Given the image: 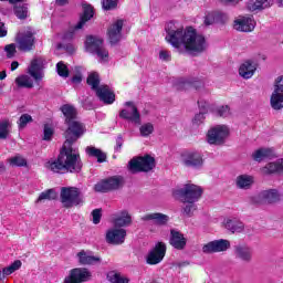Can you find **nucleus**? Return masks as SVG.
Instances as JSON below:
<instances>
[{"mask_svg":"<svg viewBox=\"0 0 283 283\" xmlns=\"http://www.w3.org/2000/svg\"><path fill=\"white\" fill-rule=\"evenodd\" d=\"M69 128L65 132V138L62 149L56 159H51L45 164L49 171L53 174H78L83 169V163L81 161V155L76 149L72 148V145L76 143L83 134H85V127L76 119L66 123Z\"/></svg>","mask_w":283,"mask_h":283,"instance_id":"f257e3e1","label":"nucleus"},{"mask_svg":"<svg viewBox=\"0 0 283 283\" xmlns=\"http://www.w3.org/2000/svg\"><path fill=\"white\" fill-rule=\"evenodd\" d=\"M166 41L176 50H186L190 54H202L209 48L205 35L198 34L191 27L185 30L171 21L166 24Z\"/></svg>","mask_w":283,"mask_h":283,"instance_id":"f03ea898","label":"nucleus"},{"mask_svg":"<svg viewBox=\"0 0 283 283\" xmlns=\"http://www.w3.org/2000/svg\"><path fill=\"white\" fill-rule=\"evenodd\" d=\"M87 85H91L92 90H95L96 96L99 98V101H102V103H105V105H112L114 101H116L114 91H112V88H109L107 85H101L98 73H91L88 75Z\"/></svg>","mask_w":283,"mask_h":283,"instance_id":"7ed1b4c3","label":"nucleus"},{"mask_svg":"<svg viewBox=\"0 0 283 283\" xmlns=\"http://www.w3.org/2000/svg\"><path fill=\"white\" fill-rule=\"evenodd\" d=\"M174 198L181 202H198L202 198V188L193 184H186L172 191Z\"/></svg>","mask_w":283,"mask_h":283,"instance_id":"20e7f679","label":"nucleus"},{"mask_svg":"<svg viewBox=\"0 0 283 283\" xmlns=\"http://www.w3.org/2000/svg\"><path fill=\"white\" fill-rule=\"evenodd\" d=\"M85 49L90 54H95L99 63H107L109 61V51L105 49L103 39L94 35H88L85 42Z\"/></svg>","mask_w":283,"mask_h":283,"instance_id":"39448f33","label":"nucleus"},{"mask_svg":"<svg viewBox=\"0 0 283 283\" xmlns=\"http://www.w3.org/2000/svg\"><path fill=\"white\" fill-rule=\"evenodd\" d=\"M60 200L65 209H72V207L83 205V196H81V190L76 187H62Z\"/></svg>","mask_w":283,"mask_h":283,"instance_id":"423d86ee","label":"nucleus"},{"mask_svg":"<svg viewBox=\"0 0 283 283\" xmlns=\"http://www.w3.org/2000/svg\"><path fill=\"white\" fill-rule=\"evenodd\" d=\"M156 167V159L149 155L135 157L128 163V171L130 174H140V171H151Z\"/></svg>","mask_w":283,"mask_h":283,"instance_id":"0eeeda50","label":"nucleus"},{"mask_svg":"<svg viewBox=\"0 0 283 283\" xmlns=\"http://www.w3.org/2000/svg\"><path fill=\"white\" fill-rule=\"evenodd\" d=\"M282 200V195L277 189L263 190L260 193L250 197L251 205H275Z\"/></svg>","mask_w":283,"mask_h":283,"instance_id":"6e6552de","label":"nucleus"},{"mask_svg":"<svg viewBox=\"0 0 283 283\" xmlns=\"http://www.w3.org/2000/svg\"><path fill=\"white\" fill-rule=\"evenodd\" d=\"M227 138H229V127L227 125L213 126L207 134L209 145H224Z\"/></svg>","mask_w":283,"mask_h":283,"instance_id":"1a4fd4ad","label":"nucleus"},{"mask_svg":"<svg viewBox=\"0 0 283 283\" xmlns=\"http://www.w3.org/2000/svg\"><path fill=\"white\" fill-rule=\"evenodd\" d=\"M123 177L120 176H113L111 178L104 179L99 182H97L94 186L95 191L98 193H107V191H114L118 189L119 187H123Z\"/></svg>","mask_w":283,"mask_h":283,"instance_id":"9d476101","label":"nucleus"},{"mask_svg":"<svg viewBox=\"0 0 283 283\" xmlns=\"http://www.w3.org/2000/svg\"><path fill=\"white\" fill-rule=\"evenodd\" d=\"M93 18L94 8L90 4H83V14L80 18V21L64 34V39H74V32H76V30H83L85 23Z\"/></svg>","mask_w":283,"mask_h":283,"instance_id":"9b49d317","label":"nucleus"},{"mask_svg":"<svg viewBox=\"0 0 283 283\" xmlns=\"http://www.w3.org/2000/svg\"><path fill=\"white\" fill-rule=\"evenodd\" d=\"M272 109H283V75L274 81V91L270 98Z\"/></svg>","mask_w":283,"mask_h":283,"instance_id":"f8f14e48","label":"nucleus"},{"mask_svg":"<svg viewBox=\"0 0 283 283\" xmlns=\"http://www.w3.org/2000/svg\"><path fill=\"white\" fill-rule=\"evenodd\" d=\"M125 107L119 112V118L128 120L134 125H140V113L138 112V107L134 105V102H126Z\"/></svg>","mask_w":283,"mask_h":283,"instance_id":"ddd939ff","label":"nucleus"},{"mask_svg":"<svg viewBox=\"0 0 283 283\" xmlns=\"http://www.w3.org/2000/svg\"><path fill=\"white\" fill-rule=\"evenodd\" d=\"M167 253V245L163 242L156 243V245L148 252L146 256L147 264L156 265L160 264L161 260H165Z\"/></svg>","mask_w":283,"mask_h":283,"instance_id":"4468645a","label":"nucleus"},{"mask_svg":"<svg viewBox=\"0 0 283 283\" xmlns=\"http://www.w3.org/2000/svg\"><path fill=\"white\" fill-rule=\"evenodd\" d=\"M182 163L186 167H191L192 169H202L205 165V159L199 151L190 150L181 155Z\"/></svg>","mask_w":283,"mask_h":283,"instance_id":"2eb2a0df","label":"nucleus"},{"mask_svg":"<svg viewBox=\"0 0 283 283\" xmlns=\"http://www.w3.org/2000/svg\"><path fill=\"white\" fill-rule=\"evenodd\" d=\"M228 249H231V242H229V240H226V239H219V240L210 241L207 244H205L202 247V252L206 254L222 253Z\"/></svg>","mask_w":283,"mask_h":283,"instance_id":"dca6fc26","label":"nucleus"},{"mask_svg":"<svg viewBox=\"0 0 283 283\" xmlns=\"http://www.w3.org/2000/svg\"><path fill=\"white\" fill-rule=\"evenodd\" d=\"M234 255L237 260L249 264L253 262V248L247 243H240L234 247Z\"/></svg>","mask_w":283,"mask_h":283,"instance_id":"f3484780","label":"nucleus"},{"mask_svg":"<svg viewBox=\"0 0 283 283\" xmlns=\"http://www.w3.org/2000/svg\"><path fill=\"white\" fill-rule=\"evenodd\" d=\"M90 271L85 268H76L71 270L70 275L64 279V283H82L87 282L91 277Z\"/></svg>","mask_w":283,"mask_h":283,"instance_id":"a211bd4d","label":"nucleus"},{"mask_svg":"<svg viewBox=\"0 0 283 283\" xmlns=\"http://www.w3.org/2000/svg\"><path fill=\"white\" fill-rule=\"evenodd\" d=\"M127 238V231L123 228H112L106 232V242L108 244H123Z\"/></svg>","mask_w":283,"mask_h":283,"instance_id":"6ab92c4d","label":"nucleus"},{"mask_svg":"<svg viewBox=\"0 0 283 283\" xmlns=\"http://www.w3.org/2000/svg\"><path fill=\"white\" fill-rule=\"evenodd\" d=\"M111 222L118 229L129 227V224H132V214H129V211L127 210L115 212L111 216Z\"/></svg>","mask_w":283,"mask_h":283,"instance_id":"aec40b11","label":"nucleus"},{"mask_svg":"<svg viewBox=\"0 0 283 283\" xmlns=\"http://www.w3.org/2000/svg\"><path fill=\"white\" fill-rule=\"evenodd\" d=\"M18 48L21 52H30L34 49V33L25 31L18 38Z\"/></svg>","mask_w":283,"mask_h":283,"instance_id":"412c9836","label":"nucleus"},{"mask_svg":"<svg viewBox=\"0 0 283 283\" xmlns=\"http://www.w3.org/2000/svg\"><path fill=\"white\" fill-rule=\"evenodd\" d=\"M234 29L238 32H253L255 30V20L251 17H241L234 21Z\"/></svg>","mask_w":283,"mask_h":283,"instance_id":"4be33fe9","label":"nucleus"},{"mask_svg":"<svg viewBox=\"0 0 283 283\" xmlns=\"http://www.w3.org/2000/svg\"><path fill=\"white\" fill-rule=\"evenodd\" d=\"M120 32H123V20H117L108 28L107 32L112 45H115V43H118V41L123 39V34Z\"/></svg>","mask_w":283,"mask_h":283,"instance_id":"5701e85b","label":"nucleus"},{"mask_svg":"<svg viewBox=\"0 0 283 283\" xmlns=\"http://www.w3.org/2000/svg\"><path fill=\"white\" fill-rule=\"evenodd\" d=\"M142 220L144 222H153L157 227H165L167 222H169V216L161 213V212H153L147 213L144 217H142Z\"/></svg>","mask_w":283,"mask_h":283,"instance_id":"b1692460","label":"nucleus"},{"mask_svg":"<svg viewBox=\"0 0 283 283\" xmlns=\"http://www.w3.org/2000/svg\"><path fill=\"white\" fill-rule=\"evenodd\" d=\"M43 63L44 60L42 57L34 59L31 62L29 67V74L34 78V81H42L43 80Z\"/></svg>","mask_w":283,"mask_h":283,"instance_id":"393cba45","label":"nucleus"},{"mask_svg":"<svg viewBox=\"0 0 283 283\" xmlns=\"http://www.w3.org/2000/svg\"><path fill=\"white\" fill-rule=\"evenodd\" d=\"M170 244L174 247V249H177V251H182V249L187 247V238H185V234H182L180 231L171 230Z\"/></svg>","mask_w":283,"mask_h":283,"instance_id":"a878e982","label":"nucleus"},{"mask_svg":"<svg viewBox=\"0 0 283 283\" xmlns=\"http://www.w3.org/2000/svg\"><path fill=\"white\" fill-rule=\"evenodd\" d=\"M255 70H258V64L251 60H248L240 65L239 75L242 78L249 80L252 78L253 74H255Z\"/></svg>","mask_w":283,"mask_h":283,"instance_id":"bb28decb","label":"nucleus"},{"mask_svg":"<svg viewBox=\"0 0 283 283\" xmlns=\"http://www.w3.org/2000/svg\"><path fill=\"white\" fill-rule=\"evenodd\" d=\"M229 21V15L221 11H213L206 15L205 24L213 25V23H227Z\"/></svg>","mask_w":283,"mask_h":283,"instance_id":"cd10ccee","label":"nucleus"},{"mask_svg":"<svg viewBox=\"0 0 283 283\" xmlns=\"http://www.w3.org/2000/svg\"><path fill=\"white\" fill-rule=\"evenodd\" d=\"M245 8L249 12H262V10L271 8V0H248Z\"/></svg>","mask_w":283,"mask_h":283,"instance_id":"c85d7f7f","label":"nucleus"},{"mask_svg":"<svg viewBox=\"0 0 283 283\" xmlns=\"http://www.w3.org/2000/svg\"><path fill=\"white\" fill-rule=\"evenodd\" d=\"M78 262L80 264L91 265V264H101L102 260L101 256H94V253L92 252H85V250H82L78 254Z\"/></svg>","mask_w":283,"mask_h":283,"instance_id":"c756f323","label":"nucleus"},{"mask_svg":"<svg viewBox=\"0 0 283 283\" xmlns=\"http://www.w3.org/2000/svg\"><path fill=\"white\" fill-rule=\"evenodd\" d=\"M264 176H271V174H282L283 171V159H279L274 163L268 164L261 169Z\"/></svg>","mask_w":283,"mask_h":283,"instance_id":"7c9ffc66","label":"nucleus"},{"mask_svg":"<svg viewBox=\"0 0 283 283\" xmlns=\"http://www.w3.org/2000/svg\"><path fill=\"white\" fill-rule=\"evenodd\" d=\"M253 182H255V179L250 175H240L235 180L238 189H249L250 187H253Z\"/></svg>","mask_w":283,"mask_h":283,"instance_id":"2f4dec72","label":"nucleus"},{"mask_svg":"<svg viewBox=\"0 0 283 283\" xmlns=\"http://www.w3.org/2000/svg\"><path fill=\"white\" fill-rule=\"evenodd\" d=\"M224 226L231 233H242L244 231V223L238 219H227Z\"/></svg>","mask_w":283,"mask_h":283,"instance_id":"473e14b6","label":"nucleus"},{"mask_svg":"<svg viewBox=\"0 0 283 283\" xmlns=\"http://www.w3.org/2000/svg\"><path fill=\"white\" fill-rule=\"evenodd\" d=\"M252 158L256 163H262V160H266V158H273V149L260 148L252 154Z\"/></svg>","mask_w":283,"mask_h":283,"instance_id":"72a5a7b5","label":"nucleus"},{"mask_svg":"<svg viewBox=\"0 0 283 283\" xmlns=\"http://www.w3.org/2000/svg\"><path fill=\"white\" fill-rule=\"evenodd\" d=\"M61 112L65 117V123H72L76 120V108L70 104H65L61 107Z\"/></svg>","mask_w":283,"mask_h":283,"instance_id":"f704fd0d","label":"nucleus"},{"mask_svg":"<svg viewBox=\"0 0 283 283\" xmlns=\"http://www.w3.org/2000/svg\"><path fill=\"white\" fill-rule=\"evenodd\" d=\"M86 154L93 158H97V163H105L107 160V155L94 146L86 147Z\"/></svg>","mask_w":283,"mask_h":283,"instance_id":"c9c22d12","label":"nucleus"},{"mask_svg":"<svg viewBox=\"0 0 283 283\" xmlns=\"http://www.w3.org/2000/svg\"><path fill=\"white\" fill-rule=\"evenodd\" d=\"M12 132V123L10 119L0 120V140H6Z\"/></svg>","mask_w":283,"mask_h":283,"instance_id":"e433bc0d","label":"nucleus"},{"mask_svg":"<svg viewBox=\"0 0 283 283\" xmlns=\"http://www.w3.org/2000/svg\"><path fill=\"white\" fill-rule=\"evenodd\" d=\"M15 84L18 87H24L27 90H31L34 87V81L29 75H20L15 78Z\"/></svg>","mask_w":283,"mask_h":283,"instance_id":"4c0bfd02","label":"nucleus"},{"mask_svg":"<svg viewBox=\"0 0 283 283\" xmlns=\"http://www.w3.org/2000/svg\"><path fill=\"white\" fill-rule=\"evenodd\" d=\"M202 82L200 81H189V80H179L177 84V90H188V87H202Z\"/></svg>","mask_w":283,"mask_h":283,"instance_id":"58836bf2","label":"nucleus"},{"mask_svg":"<svg viewBox=\"0 0 283 283\" xmlns=\"http://www.w3.org/2000/svg\"><path fill=\"white\" fill-rule=\"evenodd\" d=\"M21 269V261L17 260L11 265L2 269V275L8 277V275H12L14 271H19Z\"/></svg>","mask_w":283,"mask_h":283,"instance_id":"ea45409f","label":"nucleus"},{"mask_svg":"<svg viewBox=\"0 0 283 283\" xmlns=\"http://www.w3.org/2000/svg\"><path fill=\"white\" fill-rule=\"evenodd\" d=\"M34 119L32 118V115L25 113V114H22L20 116V118L18 119V127L19 129H25V127H28L29 123H33Z\"/></svg>","mask_w":283,"mask_h":283,"instance_id":"a19ab883","label":"nucleus"},{"mask_svg":"<svg viewBox=\"0 0 283 283\" xmlns=\"http://www.w3.org/2000/svg\"><path fill=\"white\" fill-rule=\"evenodd\" d=\"M107 277L111 283H129V279L120 275L119 273L116 272H109L107 274Z\"/></svg>","mask_w":283,"mask_h":283,"instance_id":"79ce46f5","label":"nucleus"},{"mask_svg":"<svg viewBox=\"0 0 283 283\" xmlns=\"http://www.w3.org/2000/svg\"><path fill=\"white\" fill-rule=\"evenodd\" d=\"M43 200H56V191L54 189H49L41 192L36 202H41Z\"/></svg>","mask_w":283,"mask_h":283,"instance_id":"37998d69","label":"nucleus"},{"mask_svg":"<svg viewBox=\"0 0 283 283\" xmlns=\"http://www.w3.org/2000/svg\"><path fill=\"white\" fill-rule=\"evenodd\" d=\"M14 14L18 19H28V6L25 4L15 6Z\"/></svg>","mask_w":283,"mask_h":283,"instance_id":"c03bdc74","label":"nucleus"},{"mask_svg":"<svg viewBox=\"0 0 283 283\" xmlns=\"http://www.w3.org/2000/svg\"><path fill=\"white\" fill-rule=\"evenodd\" d=\"M11 167H27L28 161L22 156H14L9 159Z\"/></svg>","mask_w":283,"mask_h":283,"instance_id":"a18cd8bd","label":"nucleus"},{"mask_svg":"<svg viewBox=\"0 0 283 283\" xmlns=\"http://www.w3.org/2000/svg\"><path fill=\"white\" fill-rule=\"evenodd\" d=\"M56 72L59 76H62V78H67L70 76V70L67 69V65L63 62H59L56 64Z\"/></svg>","mask_w":283,"mask_h":283,"instance_id":"49530a36","label":"nucleus"},{"mask_svg":"<svg viewBox=\"0 0 283 283\" xmlns=\"http://www.w3.org/2000/svg\"><path fill=\"white\" fill-rule=\"evenodd\" d=\"M140 136L147 137L150 136V134H154V124L151 123H146L140 126L139 128Z\"/></svg>","mask_w":283,"mask_h":283,"instance_id":"de8ad7c7","label":"nucleus"},{"mask_svg":"<svg viewBox=\"0 0 283 283\" xmlns=\"http://www.w3.org/2000/svg\"><path fill=\"white\" fill-rule=\"evenodd\" d=\"M216 112L221 118H228V116H231V107H229V105L218 106Z\"/></svg>","mask_w":283,"mask_h":283,"instance_id":"09e8293b","label":"nucleus"},{"mask_svg":"<svg viewBox=\"0 0 283 283\" xmlns=\"http://www.w3.org/2000/svg\"><path fill=\"white\" fill-rule=\"evenodd\" d=\"M186 206L184 207V216L191 218L193 216V211H196L197 206L196 202H184Z\"/></svg>","mask_w":283,"mask_h":283,"instance_id":"8fccbe9b","label":"nucleus"},{"mask_svg":"<svg viewBox=\"0 0 283 283\" xmlns=\"http://www.w3.org/2000/svg\"><path fill=\"white\" fill-rule=\"evenodd\" d=\"M102 6L104 10H114L118 6V0H103Z\"/></svg>","mask_w":283,"mask_h":283,"instance_id":"3c124183","label":"nucleus"},{"mask_svg":"<svg viewBox=\"0 0 283 283\" xmlns=\"http://www.w3.org/2000/svg\"><path fill=\"white\" fill-rule=\"evenodd\" d=\"M4 52H7L8 59H12L17 54V46L14 44H8L4 48Z\"/></svg>","mask_w":283,"mask_h":283,"instance_id":"603ef678","label":"nucleus"},{"mask_svg":"<svg viewBox=\"0 0 283 283\" xmlns=\"http://www.w3.org/2000/svg\"><path fill=\"white\" fill-rule=\"evenodd\" d=\"M52 136H54V129H52V127L45 125L43 140H52Z\"/></svg>","mask_w":283,"mask_h":283,"instance_id":"864d4df0","label":"nucleus"},{"mask_svg":"<svg viewBox=\"0 0 283 283\" xmlns=\"http://www.w3.org/2000/svg\"><path fill=\"white\" fill-rule=\"evenodd\" d=\"M205 112H200L199 114L195 115V118L192 119L193 125H202L205 123Z\"/></svg>","mask_w":283,"mask_h":283,"instance_id":"5fc2aeb1","label":"nucleus"},{"mask_svg":"<svg viewBox=\"0 0 283 283\" xmlns=\"http://www.w3.org/2000/svg\"><path fill=\"white\" fill-rule=\"evenodd\" d=\"M92 216H93V224H99L101 223V210L99 209H95L92 211Z\"/></svg>","mask_w":283,"mask_h":283,"instance_id":"6e6d98bb","label":"nucleus"},{"mask_svg":"<svg viewBox=\"0 0 283 283\" xmlns=\"http://www.w3.org/2000/svg\"><path fill=\"white\" fill-rule=\"evenodd\" d=\"M198 106L200 112H203V114H207L208 109H209V103L202 99L198 101Z\"/></svg>","mask_w":283,"mask_h":283,"instance_id":"4d7b16f0","label":"nucleus"},{"mask_svg":"<svg viewBox=\"0 0 283 283\" xmlns=\"http://www.w3.org/2000/svg\"><path fill=\"white\" fill-rule=\"evenodd\" d=\"M159 59L160 61H171V52L169 51H160L159 52Z\"/></svg>","mask_w":283,"mask_h":283,"instance_id":"13d9d810","label":"nucleus"},{"mask_svg":"<svg viewBox=\"0 0 283 283\" xmlns=\"http://www.w3.org/2000/svg\"><path fill=\"white\" fill-rule=\"evenodd\" d=\"M123 147V136H118L117 139H116V147H115V150L116 151H120V148Z\"/></svg>","mask_w":283,"mask_h":283,"instance_id":"bf43d9fd","label":"nucleus"},{"mask_svg":"<svg viewBox=\"0 0 283 283\" xmlns=\"http://www.w3.org/2000/svg\"><path fill=\"white\" fill-rule=\"evenodd\" d=\"M8 35V30L6 29V24L0 22V39Z\"/></svg>","mask_w":283,"mask_h":283,"instance_id":"052dcab7","label":"nucleus"},{"mask_svg":"<svg viewBox=\"0 0 283 283\" xmlns=\"http://www.w3.org/2000/svg\"><path fill=\"white\" fill-rule=\"evenodd\" d=\"M81 81H83V77L81 76V74H77L72 77V83H81Z\"/></svg>","mask_w":283,"mask_h":283,"instance_id":"680f3d73","label":"nucleus"},{"mask_svg":"<svg viewBox=\"0 0 283 283\" xmlns=\"http://www.w3.org/2000/svg\"><path fill=\"white\" fill-rule=\"evenodd\" d=\"M19 67V62L18 61H13L11 63V72H14V70H17Z\"/></svg>","mask_w":283,"mask_h":283,"instance_id":"e2e57ef3","label":"nucleus"},{"mask_svg":"<svg viewBox=\"0 0 283 283\" xmlns=\"http://www.w3.org/2000/svg\"><path fill=\"white\" fill-rule=\"evenodd\" d=\"M69 0H56L57 6H66Z\"/></svg>","mask_w":283,"mask_h":283,"instance_id":"0e129e2a","label":"nucleus"},{"mask_svg":"<svg viewBox=\"0 0 283 283\" xmlns=\"http://www.w3.org/2000/svg\"><path fill=\"white\" fill-rule=\"evenodd\" d=\"M6 76H8V74L6 73V71L0 72V81L6 80Z\"/></svg>","mask_w":283,"mask_h":283,"instance_id":"69168bd1","label":"nucleus"},{"mask_svg":"<svg viewBox=\"0 0 283 283\" xmlns=\"http://www.w3.org/2000/svg\"><path fill=\"white\" fill-rule=\"evenodd\" d=\"M2 280H6V276L3 275V272H2V270L0 268V283H1Z\"/></svg>","mask_w":283,"mask_h":283,"instance_id":"338daca9","label":"nucleus"},{"mask_svg":"<svg viewBox=\"0 0 283 283\" xmlns=\"http://www.w3.org/2000/svg\"><path fill=\"white\" fill-rule=\"evenodd\" d=\"M277 3L283 8V0H277Z\"/></svg>","mask_w":283,"mask_h":283,"instance_id":"774afa93","label":"nucleus"}]
</instances>
